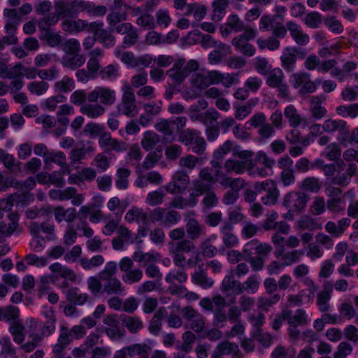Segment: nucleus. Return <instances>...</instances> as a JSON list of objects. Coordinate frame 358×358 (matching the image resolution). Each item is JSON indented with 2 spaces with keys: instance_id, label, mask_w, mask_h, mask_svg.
I'll return each mask as SVG.
<instances>
[{
  "instance_id": "37998d69",
  "label": "nucleus",
  "mask_w": 358,
  "mask_h": 358,
  "mask_svg": "<svg viewBox=\"0 0 358 358\" xmlns=\"http://www.w3.org/2000/svg\"><path fill=\"white\" fill-rule=\"evenodd\" d=\"M191 279L193 283L200 285L203 289L210 288L214 283L213 280L203 271L195 272Z\"/></svg>"
},
{
  "instance_id": "c03bdc74",
  "label": "nucleus",
  "mask_w": 358,
  "mask_h": 358,
  "mask_svg": "<svg viewBox=\"0 0 358 358\" xmlns=\"http://www.w3.org/2000/svg\"><path fill=\"white\" fill-rule=\"evenodd\" d=\"M159 141V135L152 131H146L143 134L141 140V145L146 151H150L154 148L156 144Z\"/></svg>"
},
{
  "instance_id": "f8f14e48",
  "label": "nucleus",
  "mask_w": 358,
  "mask_h": 358,
  "mask_svg": "<svg viewBox=\"0 0 358 358\" xmlns=\"http://www.w3.org/2000/svg\"><path fill=\"white\" fill-rule=\"evenodd\" d=\"M274 161L269 159L263 151L257 152L255 163L252 164L254 172L260 177H266L272 173Z\"/></svg>"
},
{
  "instance_id": "0e129e2a",
  "label": "nucleus",
  "mask_w": 358,
  "mask_h": 358,
  "mask_svg": "<svg viewBox=\"0 0 358 358\" xmlns=\"http://www.w3.org/2000/svg\"><path fill=\"white\" fill-rule=\"evenodd\" d=\"M24 260L29 266H34L37 268H42L45 266L48 263L47 257H38L35 254L30 253L24 257Z\"/></svg>"
},
{
  "instance_id": "5fc2aeb1",
  "label": "nucleus",
  "mask_w": 358,
  "mask_h": 358,
  "mask_svg": "<svg viewBox=\"0 0 358 358\" xmlns=\"http://www.w3.org/2000/svg\"><path fill=\"white\" fill-rule=\"evenodd\" d=\"M198 199H192L190 196L188 199L182 196H176L170 203V206L178 209H184L187 207H194L196 205Z\"/></svg>"
},
{
  "instance_id": "2f4dec72",
  "label": "nucleus",
  "mask_w": 358,
  "mask_h": 358,
  "mask_svg": "<svg viewBox=\"0 0 358 358\" xmlns=\"http://www.w3.org/2000/svg\"><path fill=\"white\" fill-rule=\"evenodd\" d=\"M103 289V294L107 295H121L124 292L123 285L117 278L105 281Z\"/></svg>"
},
{
  "instance_id": "58836bf2",
  "label": "nucleus",
  "mask_w": 358,
  "mask_h": 358,
  "mask_svg": "<svg viewBox=\"0 0 358 358\" xmlns=\"http://www.w3.org/2000/svg\"><path fill=\"white\" fill-rule=\"evenodd\" d=\"M257 103V99H250L245 105H235V117L238 120H242L248 116L251 111L252 107Z\"/></svg>"
},
{
  "instance_id": "052dcab7",
  "label": "nucleus",
  "mask_w": 358,
  "mask_h": 358,
  "mask_svg": "<svg viewBox=\"0 0 358 358\" xmlns=\"http://www.w3.org/2000/svg\"><path fill=\"white\" fill-rule=\"evenodd\" d=\"M49 88V84L45 81H33L28 84L27 89L31 94L41 96Z\"/></svg>"
},
{
  "instance_id": "338daca9",
  "label": "nucleus",
  "mask_w": 358,
  "mask_h": 358,
  "mask_svg": "<svg viewBox=\"0 0 358 358\" xmlns=\"http://www.w3.org/2000/svg\"><path fill=\"white\" fill-rule=\"evenodd\" d=\"M0 345L1 346V354L4 358H8V357L16 355V351L8 336L1 338L0 339Z\"/></svg>"
},
{
  "instance_id": "a18cd8bd",
  "label": "nucleus",
  "mask_w": 358,
  "mask_h": 358,
  "mask_svg": "<svg viewBox=\"0 0 358 358\" xmlns=\"http://www.w3.org/2000/svg\"><path fill=\"white\" fill-rule=\"evenodd\" d=\"M18 23L19 22L17 21L6 20L5 29L8 35L3 36V41L8 45L15 44L17 41V38L15 35V33L17 29V26Z\"/></svg>"
},
{
  "instance_id": "c9c22d12",
  "label": "nucleus",
  "mask_w": 358,
  "mask_h": 358,
  "mask_svg": "<svg viewBox=\"0 0 358 358\" xmlns=\"http://www.w3.org/2000/svg\"><path fill=\"white\" fill-rule=\"evenodd\" d=\"M131 174L129 169L119 168L116 171L117 178L115 182V187L120 190L127 189L129 187V177Z\"/></svg>"
},
{
  "instance_id": "423d86ee",
  "label": "nucleus",
  "mask_w": 358,
  "mask_h": 358,
  "mask_svg": "<svg viewBox=\"0 0 358 358\" xmlns=\"http://www.w3.org/2000/svg\"><path fill=\"white\" fill-rule=\"evenodd\" d=\"M254 187L259 194L266 192V194L261 198L264 205L270 206L277 203L279 190L274 180L267 179L262 182H257L255 184Z\"/></svg>"
},
{
  "instance_id": "bb28decb",
  "label": "nucleus",
  "mask_w": 358,
  "mask_h": 358,
  "mask_svg": "<svg viewBox=\"0 0 358 358\" xmlns=\"http://www.w3.org/2000/svg\"><path fill=\"white\" fill-rule=\"evenodd\" d=\"M127 13L122 8H110L106 20L110 29H113L117 24H120L127 19Z\"/></svg>"
},
{
  "instance_id": "dca6fc26",
  "label": "nucleus",
  "mask_w": 358,
  "mask_h": 358,
  "mask_svg": "<svg viewBox=\"0 0 358 358\" xmlns=\"http://www.w3.org/2000/svg\"><path fill=\"white\" fill-rule=\"evenodd\" d=\"M87 20L83 19L73 20L67 18L61 23L62 29L69 34H76L85 30Z\"/></svg>"
},
{
  "instance_id": "2eb2a0df",
  "label": "nucleus",
  "mask_w": 358,
  "mask_h": 358,
  "mask_svg": "<svg viewBox=\"0 0 358 358\" xmlns=\"http://www.w3.org/2000/svg\"><path fill=\"white\" fill-rule=\"evenodd\" d=\"M56 319H50L46 320L45 322L36 319H31L30 324V329L33 332L38 333L41 336V339L43 337H48L55 331Z\"/></svg>"
},
{
  "instance_id": "4468645a",
  "label": "nucleus",
  "mask_w": 358,
  "mask_h": 358,
  "mask_svg": "<svg viewBox=\"0 0 358 358\" xmlns=\"http://www.w3.org/2000/svg\"><path fill=\"white\" fill-rule=\"evenodd\" d=\"M266 85L271 87L278 88L283 95L288 92V87L284 82V73L280 68H275L266 74Z\"/></svg>"
},
{
  "instance_id": "603ef678",
  "label": "nucleus",
  "mask_w": 358,
  "mask_h": 358,
  "mask_svg": "<svg viewBox=\"0 0 358 358\" xmlns=\"http://www.w3.org/2000/svg\"><path fill=\"white\" fill-rule=\"evenodd\" d=\"M201 133L195 129H187L178 131L179 141L185 145H189L193 143L196 136Z\"/></svg>"
},
{
  "instance_id": "4c0bfd02",
  "label": "nucleus",
  "mask_w": 358,
  "mask_h": 358,
  "mask_svg": "<svg viewBox=\"0 0 358 358\" xmlns=\"http://www.w3.org/2000/svg\"><path fill=\"white\" fill-rule=\"evenodd\" d=\"M299 187L306 192L317 193L321 189L322 184L317 178L307 177L301 180Z\"/></svg>"
},
{
  "instance_id": "20e7f679",
  "label": "nucleus",
  "mask_w": 358,
  "mask_h": 358,
  "mask_svg": "<svg viewBox=\"0 0 358 358\" xmlns=\"http://www.w3.org/2000/svg\"><path fill=\"white\" fill-rule=\"evenodd\" d=\"M309 201V196L304 192L292 191L286 194L283 198L282 206L288 211L282 215V217L288 221H293L295 215L303 212Z\"/></svg>"
},
{
  "instance_id": "1a4fd4ad",
  "label": "nucleus",
  "mask_w": 358,
  "mask_h": 358,
  "mask_svg": "<svg viewBox=\"0 0 358 358\" xmlns=\"http://www.w3.org/2000/svg\"><path fill=\"white\" fill-rule=\"evenodd\" d=\"M328 196L329 198L327 202V207L329 211L339 213L345 210L346 202L345 200V196L340 188H329Z\"/></svg>"
},
{
  "instance_id": "a878e982",
  "label": "nucleus",
  "mask_w": 358,
  "mask_h": 358,
  "mask_svg": "<svg viewBox=\"0 0 358 358\" xmlns=\"http://www.w3.org/2000/svg\"><path fill=\"white\" fill-rule=\"evenodd\" d=\"M257 36V31L255 28L248 27L245 31L232 40V45L236 50H239L244 45L249 43V41L253 40Z\"/></svg>"
},
{
  "instance_id": "680f3d73",
  "label": "nucleus",
  "mask_w": 358,
  "mask_h": 358,
  "mask_svg": "<svg viewBox=\"0 0 358 358\" xmlns=\"http://www.w3.org/2000/svg\"><path fill=\"white\" fill-rule=\"evenodd\" d=\"M68 169L62 171H55L50 173V185H55L57 187H62L66 184L64 176L68 174Z\"/></svg>"
},
{
  "instance_id": "aec40b11",
  "label": "nucleus",
  "mask_w": 358,
  "mask_h": 358,
  "mask_svg": "<svg viewBox=\"0 0 358 358\" xmlns=\"http://www.w3.org/2000/svg\"><path fill=\"white\" fill-rule=\"evenodd\" d=\"M246 162L243 161H236L233 159H228L225 161L224 165L221 162V170L226 176L229 175L242 174L246 170Z\"/></svg>"
},
{
  "instance_id": "4be33fe9",
  "label": "nucleus",
  "mask_w": 358,
  "mask_h": 358,
  "mask_svg": "<svg viewBox=\"0 0 358 358\" xmlns=\"http://www.w3.org/2000/svg\"><path fill=\"white\" fill-rule=\"evenodd\" d=\"M239 352L238 345L224 341L217 345L216 348L213 350L212 356L213 358H222L224 355H232L237 356Z\"/></svg>"
},
{
  "instance_id": "8fccbe9b",
  "label": "nucleus",
  "mask_w": 358,
  "mask_h": 358,
  "mask_svg": "<svg viewBox=\"0 0 358 358\" xmlns=\"http://www.w3.org/2000/svg\"><path fill=\"white\" fill-rule=\"evenodd\" d=\"M186 15L193 14L196 20H201L206 14V8L203 6L198 5L196 3L188 4L185 10Z\"/></svg>"
},
{
  "instance_id": "393cba45",
  "label": "nucleus",
  "mask_w": 358,
  "mask_h": 358,
  "mask_svg": "<svg viewBox=\"0 0 358 358\" xmlns=\"http://www.w3.org/2000/svg\"><path fill=\"white\" fill-rule=\"evenodd\" d=\"M76 192L77 189L76 187H67L63 189H51L48 192V195L52 200L64 201L70 200Z\"/></svg>"
},
{
  "instance_id": "69168bd1",
  "label": "nucleus",
  "mask_w": 358,
  "mask_h": 358,
  "mask_svg": "<svg viewBox=\"0 0 358 358\" xmlns=\"http://www.w3.org/2000/svg\"><path fill=\"white\" fill-rule=\"evenodd\" d=\"M140 131L139 123L136 120H131L127 122L124 128H121L118 133L124 138L126 135H136Z\"/></svg>"
},
{
  "instance_id": "b1692460",
  "label": "nucleus",
  "mask_w": 358,
  "mask_h": 358,
  "mask_svg": "<svg viewBox=\"0 0 358 358\" xmlns=\"http://www.w3.org/2000/svg\"><path fill=\"white\" fill-rule=\"evenodd\" d=\"M234 226L229 222H224L220 227V233L222 235V241L227 248H233L237 245L238 240L233 234Z\"/></svg>"
},
{
  "instance_id": "864d4df0",
  "label": "nucleus",
  "mask_w": 358,
  "mask_h": 358,
  "mask_svg": "<svg viewBox=\"0 0 358 358\" xmlns=\"http://www.w3.org/2000/svg\"><path fill=\"white\" fill-rule=\"evenodd\" d=\"M143 276V271L140 268L131 269L122 275V280L127 285L139 282Z\"/></svg>"
},
{
  "instance_id": "412c9836",
  "label": "nucleus",
  "mask_w": 358,
  "mask_h": 358,
  "mask_svg": "<svg viewBox=\"0 0 358 358\" xmlns=\"http://www.w3.org/2000/svg\"><path fill=\"white\" fill-rule=\"evenodd\" d=\"M296 52V48H287L280 57L282 66L287 72H292L295 69Z\"/></svg>"
},
{
  "instance_id": "79ce46f5",
  "label": "nucleus",
  "mask_w": 358,
  "mask_h": 358,
  "mask_svg": "<svg viewBox=\"0 0 358 358\" xmlns=\"http://www.w3.org/2000/svg\"><path fill=\"white\" fill-rule=\"evenodd\" d=\"M284 114L290 127L296 128L300 125L302 119L293 105L287 106L284 110Z\"/></svg>"
},
{
  "instance_id": "3c124183",
  "label": "nucleus",
  "mask_w": 358,
  "mask_h": 358,
  "mask_svg": "<svg viewBox=\"0 0 358 358\" xmlns=\"http://www.w3.org/2000/svg\"><path fill=\"white\" fill-rule=\"evenodd\" d=\"M336 113L343 117L355 118L358 116V103L340 106L336 108Z\"/></svg>"
},
{
  "instance_id": "6e6d98bb",
  "label": "nucleus",
  "mask_w": 358,
  "mask_h": 358,
  "mask_svg": "<svg viewBox=\"0 0 358 358\" xmlns=\"http://www.w3.org/2000/svg\"><path fill=\"white\" fill-rule=\"evenodd\" d=\"M24 330V326L19 322H15L10 327L9 332L13 336L15 343L21 344L24 341L25 335Z\"/></svg>"
},
{
  "instance_id": "ea45409f",
  "label": "nucleus",
  "mask_w": 358,
  "mask_h": 358,
  "mask_svg": "<svg viewBox=\"0 0 358 358\" xmlns=\"http://www.w3.org/2000/svg\"><path fill=\"white\" fill-rule=\"evenodd\" d=\"M80 111L90 118H96L105 113V108L99 104H84L80 107Z\"/></svg>"
},
{
  "instance_id": "4d7b16f0",
  "label": "nucleus",
  "mask_w": 358,
  "mask_h": 358,
  "mask_svg": "<svg viewBox=\"0 0 358 358\" xmlns=\"http://www.w3.org/2000/svg\"><path fill=\"white\" fill-rule=\"evenodd\" d=\"M104 262V258L101 255L93 256L92 258H84L80 261V265L85 270H91L102 265Z\"/></svg>"
},
{
  "instance_id": "bf43d9fd",
  "label": "nucleus",
  "mask_w": 358,
  "mask_h": 358,
  "mask_svg": "<svg viewBox=\"0 0 358 358\" xmlns=\"http://www.w3.org/2000/svg\"><path fill=\"white\" fill-rule=\"evenodd\" d=\"M191 83L193 87L200 90H204L211 85L204 73L194 74L191 78Z\"/></svg>"
},
{
  "instance_id": "c756f323",
  "label": "nucleus",
  "mask_w": 358,
  "mask_h": 358,
  "mask_svg": "<svg viewBox=\"0 0 358 358\" xmlns=\"http://www.w3.org/2000/svg\"><path fill=\"white\" fill-rule=\"evenodd\" d=\"M242 283L234 279L232 274L227 275L222 282V290L225 292H232L234 294L239 295L243 294Z\"/></svg>"
},
{
  "instance_id": "7c9ffc66",
  "label": "nucleus",
  "mask_w": 358,
  "mask_h": 358,
  "mask_svg": "<svg viewBox=\"0 0 358 358\" xmlns=\"http://www.w3.org/2000/svg\"><path fill=\"white\" fill-rule=\"evenodd\" d=\"M322 100L318 96H313L310 99V108L312 116L317 120H321L327 113V109L322 106Z\"/></svg>"
},
{
  "instance_id": "09e8293b",
  "label": "nucleus",
  "mask_w": 358,
  "mask_h": 358,
  "mask_svg": "<svg viewBox=\"0 0 358 358\" xmlns=\"http://www.w3.org/2000/svg\"><path fill=\"white\" fill-rule=\"evenodd\" d=\"M97 41L103 45L104 48H110L115 45V38L110 31L105 29L97 34Z\"/></svg>"
},
{
  "instance_id": "a211bd4d",
  "label": "nucleus",
  "mask_w": 358,
  "mask_h": 358,
  "mask_svg": "<svg viewBox=\"0 0 358 358\" xmlns=\"http://www.w3.org/2000/svg\"><path fill=\"white\" fill-rule=\"evenodd\" d=\"M8 217L10 220L8 225L5 222H0V240L10 237L17 230L19 215L17 213H10Z\"/></svg>"
},
{
  "instance_id": "6ab92c4d",
  "label": "nucleus",
  "mask_w": 358,
  "mask_h": 358,
  "mask_svg": "<svg viewBox=\"0 0 358 358\" xmlns=\"http://www.w3.org/2000/svg\"><path fill=\"white\" fill-rule=\"evenodd\" d=\"M333 291L332 285L329 282L324 284V289L318 293L317 305L320 312L325 313L329 310V301Z\"/></svg>"
},
{
  "instance_id": "7ed1b4c3",
  "label": "nucleus",
  "mask_w": 358,
  "mask_h": 358,
  "mask_svg": "<svg viewBox=\"0 0 358 358\" xmlns=\"http://www.w3.org/2000/svg\"><path fill=\"white\" fill-rule=\"evenodd\" d=\"M49 269L52 274L46 276H42L40 282L51 283L62 291L69 287L70 282L76 280V274L71 268L62 266L59 262H55L49 266Z\"/></svg>"
},
{
  "instance_id": "e433bc0d",
  "label": "nucleus",
  "mask_w": 358,
  "mask_h": 358,
  "mask_svg": "<svg viewBox=\"0 0 358 358\" xmlns=\"http://www.w3.org/2000/svg\"><path fill=\"white\" fill-rule=\"evenodd\" d=\"M117 64H109L101 69L99 71V76L102 80L114 81L120 76Z\"/></svg>"
},
{
  "instance_id": "39448f33",
  "label": "nucleus",
  "mask_w": 358,
  "mask_h": 358,
  "mask_svg": "<svg viewBox=\"0 0 358 358\" xmlns=\"http://www.w3.org/2000/svg\"><path fill=\"white\" fill-rule=\"evenodd\" d=\"M139 112L136 96L131 86L127 85L122 87L121 101L117 105V113L119 115L128 117H135Z\"/></svg>"
},
{
  "instance_id": "f03ea898",
  "label": "nucleus",
  "mask_w": 358,
  "mask_h": 358,
  "mask_svg": "<svg viewBox=\"0 0 358 358\" xmlns=\"http://www.w3.org/2000/svg\"><path fill=\"white\" fill-rule=\"evenodd\" d=\"M210 165V168L204 167L201 169L199 178L206 183L210 184L211 187L216 182H219L224 188L234 187L239 184L243 185V181L240 178H232L224 174L221 170V162L211 160Z\"/></svg>"
},
{
  "instance_id": "e2e57ef3",
  "label": "nucleus",
  "mask_w": 358,
  "mask_h": 358,
  "mask_svg": "<svg viewBox=\"0 0 358 358\" xmlns=\"http://www.w3.org/2000/svg\"><path fill=\"white\" fill-rule=\"evenodd\" d=\"M304 22L308 27L317 29L322 22V15L317 11H311L306 15Z\"/></svg>"
},
{
  "instance_id": "0eeeda50",
  "label": "nucleus",
  "mask_w": 358,
  "mask_h": 358,
  "mask_svg": "<svg viewBox=\"0 0 358 358\" xmlns=\"http://www.w3.org/2000/svg\"><path fill=\"white\" fill-rule=\"evenodd\" d=\"M121 317L117 315H108L103 322L106 325L104 330L112 341H119L126 336V331L120 326Z\"/></svg>"
},
{
  "instance_id": "de8ad7c7",
  "label": "nucleus",
  "mask_w": 358,
  "mask_h": 358,
  "mask_svg": "<svg viewBox=\"0 0 358 358\" xmlns=\"http://www.w3.org/2000/svg\"><path fill=\"white\" fill-rule=\"evenodd\" d=\"M126 350L131 357L138 355L141 358H148L149 347L145 344H134L126 348Z\"/></svg>"
},
{
  "instance_id": "5701e85b",
  "label": "nucleus",
  "mask_w": 358,
  "mask_h": 358,
  "mask_svg": "<svg viewBox=\"0 0 358 358\" xmlns=\"http://www.w3.org/2000/svg\"><path fill=\"white\" fill-rule=\"evenodd\" d=\"M185 64V59H180L176 61L173 67L167 71L168 76L178 84L181 83L187 77V73L183 66Z\"/></svg>"
},
{
  "instance_id": "f3484780",
  "label": "nucleus",
  "mask_w": 358,
  "mask_h": 358,
  "mask_svg": "<svg viewBox=\"0 0 358 358\" xmlns=\"http://www.w3.org/2000/svg\"><path fill=\"white\" fill-rule=\"evenodd\" d=\"M287 27L291 37L298 45H305L309 43V36L302 31L299 24L293 21H289L287 23Z\"/></svg>"
},
{
  "instance_id": "f704fd0d",
  "label": "nucleus",
  "mask_w": 358,
  "mask_h": 358,
  "mask_svg": "<svg viewBox=\"0 0 358 358\" xmlns=\"http://www.w3.org/2000/svg\"><path fill=\"white\" fill-rule=\"evenodd\" d=\"M192 187L189 196L192 199H198L197 198L203 195L206 192H208L211 189L210 184L206 183L201 179H196L192 180Z\"/></svg>"
},
{
  "instance_id": "49530a36",
  "label": "nucleus",
  "mask_w": 358,
  "mask_h": 358,
  "mask_svg": "<svg viewBox=\"0 0 358 358\" xmlns=\"http://www.w3.org/2000/svg\"><path fill=\"white\" fill-rule=\"evenodd\" d=\"M38 296H47V299L51 304H56L59 299V295L56 292L51 291V288L47 282H41L38 289Z\"/></svg>"
},
{
  "instance_id": "473e14b6",
  "label": "nucleus",
  "mask_w": 358,
  "mask_h": 358,
  "mask_svg": "<svg viewBox=\"0 0 358 358\" xmlns=\"http://www.w3.org/2000/svg\"><path fill=\"white\" fill-rule=\"evenodd\" d=\"M121 321L122 326L127 328L131 333H137L143 328V322L137 317L122 315Z\"/></svg>"
},
{
  "instance_id": "c85d7f7f",
  "label": "nucleus",
  "mask_w": 358,
  "mask_h": 358,
  "mask_svg": "<svg viewBox=\"0 0 358 358\" xmlns=\"http://www.w3.org/2000/svg\"><path fill=\"white\" fill-rule=\"evenodd\" d=\"M54 215L55 220L59 223L66 221L69 224H72L71 222L76 217V210L74 208L64 209L59 206L55 208Z\"/></svg>"
},
{
  "instance_id": "cd10ccee",
  "label": "nucleus",
  "mask_w": 358,
  "mask_h": 358,
  "mask_svg": "<svg viewBox=\"0 0 358 358\" xmlns=\"http://www.w3.org/2000/svg\"><path fill=\"white\" fill-rule=\"evenodd\" d=\"M85 62V58L83 55L78 53L66 54L62 57V63L64 67L71 70H76L82 66Z\"/></svg>"
},
{
  "instance_id": "6e6552de",
  "label": "nucleus",
  "mask_w": 358,
  "mask_h": 358,
  "mask_svg": "<svg viewBox=\"0 0 358 358\" xmlns=\"http://www.w3.org/2000/svg\"><path fill=\"white\" fill-rule=\"evenodd\" d=\"M80 0H57L55 10L63 20L67 18H76L79 14Z\"/></svg>"
},
{
  "instance_id": "774afa93",
  "label": "nucleus",
  "mask_w": 358,
  "mask_h": 358,
  "mask_svg": "<svg viewBox=\"0 0 358 358\" xmlns=\"http://www.w3.org/2000/svg\"><path fill=\"white\" fill-rule=\"evenodd\" d=\"M55 89L61 92H69L75 88V83L73 78L67 76L55 84Z\"/></svg>"
},
{
  "instance_id": "9b49d317",
  "label": "nucleus",
  "mask_w": 358,
  "mask_h": 358,
  "mask_svg": "<svg viewBox=\"0 0 358 358\" xmlns=\"http://www.w3.org/2000/svg\"><path fill=\"white\" fill-rule=\"evenodd\" d=\"M115 98L114 90L103 87H96L87 95V99L90 102H97L99 100L104 105H112L115 102Z\"/></svg>"
},
{
  "instance_id": "a19ab883",
  "label": "nucleus",
  "mask_w": 358,
  "mask_h": 358,
  "mask_svg": "<svg viewBox=\"0 0 358 358\" xmlns=\"http://www.w3.org/2000/svg\"><path fill=\"white\" fill-rule=\"evenodd\" d=\"M260 277L259 275L255 274L249 276L247 280L242 283L243 293L244 292L248 294H253L257 292L259 287Z\"/></svg>"
},
{
  "instance_id": "ddd939ff",
  "label": "nucleus",
  "mask_w": 358,
  "mask_h": 358,
  "mask_svg": "<svg viewBox=\"0 0 358 358\" xmlns=\"http://www.w3.org/2000/svg\"><path fill=\"white\" fill-rule=\"evenodd\" d=\"M282 319L287 320L290 327L304 326L309 322L308 316L303 309H296L293 314L291 310H284L281 313Z\"/></svg>"
},
{
  "instance_id": "72a5a7b5",
  "label": "nucleus",
  "mask_w": 358,
  "mask_h": 358,
  "mask_svg": "<svg viewBox=\"0 0 358 358\" xmlns=\"http://www.w3.org/2000/svg\"><path fill=\"white\" fill-rule=\"evenodd\" d=\"M229 5L228 0H215L212 4L213 16L214 22H220L226 15V10Z\"/></svg>"
},
{
  "instance_id": "9d476101",
  "label": "nucleus",
  "mask_w": 358,
  "mask_h": 358,
  "mask_svg": "<svg viewBox=\"0 0 358 358\" xmlns=\"http://www.w3.org/2000/svg\"><path fill=\"white\" fill-rule=\"evenodd\" d=\"M189 183L188 173L184 170L177 171L171 180L166 185V191L171 194L182 193Z\"/></svg>"
},
{
  "instance_id": "f257e3e1",
  "label": "nucleus",
  "mask_w": 358,
  "mask_h": 358,
  "mask_svg": "<svg viewBox=\"0 0 358 358\" xmlns=\"http://www.w3.org/2000/svg\"><path fill=\"white\" fill-rule=\"evenodd\" d=\"M181 219L180 213L176 210L157 207L148 213L142 209L134 207L129 210L124 220L129 222H136L141 226H148L150 222H157L164 227H171L177 224Z\"/></svg>"
},
{
  "instance_id": "13d9d810",
  "label": "nucleus",
  "mask_w": 358,
  "mask_h": 358,
  "mask_svg": "<svg viewBox=\"0 0 358 358\" xmlns=\"http://www.w3.org/2000/svg\"><path fill=\"white\" fill-rule=\"evenodd\" d=\"M59 19H61V17L58 15L56 11H55L53 15L42 18L38 22V27L41 30H43L45 31H50V27L55 25Z\"/></svg>"
}]
</instances>
